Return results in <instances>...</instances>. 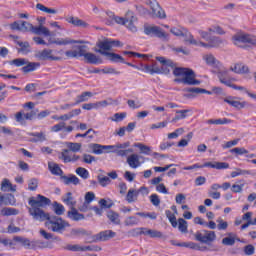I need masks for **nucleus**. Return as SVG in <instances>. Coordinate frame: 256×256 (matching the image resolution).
Returning <instances> with one entry per match:
<instances>
[{
	"label": "nucleus",
	"mask_w": 256,
	"mask_h": 256,
	"mask_svg": "<svg viewBox=\"0 0 256 256\" xmlns=\"http://www.w3.org/2000/svg\"><path fill=\"white\" fill-rule=\"evenodd\" d=\"M156 61L161 63L162 67L159 68L157 66H147L146 71L150 73V75H169L171 73V69L173 70V75L177 78L174 79V83H181L182 85H201V80L197 79V74L191 68H183V67H175V63L172 62L171 59H167L163 56H157Z\"/></svg>",
	"instance_id": "obj_1"
},
{
	"label": "nucleus",
	"mask_w": 256,
	"mask_h": 256,
	"mask_svg": "<svg viewBox=\"0 0 256 256\" xmlns=\"http://www.w3.org/2000/svg\"><path fill=\"white\" fill-rule=\"evenodd\" d=\"M28 203L30 205L28 213L34 221H40V223H43V221H49L51 215L45 212L42 208L47 207V205H51V199L38 194L36 198L30 197Z\"/></svg>",
	"instance_id": "obj_2"
},
{
	"label": "nucleus",
	"mask_w": 256,
	"mask_h": 256,
	"mask_svg": "<svg viewBox=\"0 0 256 256\" xmlns=\"http://www.w3.org/2000/svg\"><path fill=\"white\" fill-rule=\"evenodd\" d=\"M45 227L54 233H63L67 227H71V224L59 216H50L48 221L45 222Z\"/></svg>",
	"instance_id": "obj_3"
},
{
	"label": "nucleus",
	"mask_w": 256,
	"mask_h": 256,
	"mask_svg": "<svg viewBox=\"0 0 256 256\" xmlns=\"http://www.w3.org/2000/svg\"><path fill=\"white\" fill-rule=\"evenodd\" d=\"M107 15L110 19H112V21H115V23H117L118 25H125V27H127L129 31H132V33L137 32V28L135 24H133L135 23V21H137V18H135V16L131 15L130 18H123L116 16L113 12H107Z\"/></svg>",
	"instance_id": "obj_4"
},
{
	"label": "nucleus",
	"mask_w": 256,
	"mask_h": 256,
	"mask_svg": "<svg viewBox=\"0 0 256 256\" xmlns=\"http://www.w3.org/2000/svg\"><path fill=\"white\" fill-rule=\"evenodd\" d=\"M194 239L199 243H204L205 245H211V243H213V241L217 239V234H215V231L200 230L194 234Z\"/></svg>",
	"instance_id": "obj_5"
},
{
	"label": "nucleus",
	"mask_w": 256,
	"mask_h": 256,
	"mask_svg": "<svg viewBox=\"0 0 256 256\" xmlns=\"http://www.w3.org/2000/svg\"><path fill=\"white\" fill-rule=\"evenodd\" d=\"M170 33L176 37H185V43H189L190 45H197V40H195L193 34L190 33L187 28L173 27L171 28Z\"/></svg>",
	"instance_id": "obj_6"
},
{
	"label": "nucleus",
	"mask_w": 256,
	"mask_h": 256,
	"mask_svg": "<svg viewBox=\"0 0 256 256\" xmlns=\"http://www.w3.org/2000/svg\"><path fill=\"white\" fill-rule=\"evenodd\" d=\"M147 5L150 6L151 9V15L152 17L156 19H166L167 14H165V10L161 8V5H159V2L157 0H144Z\"/></svg>",
	"instance_id": "obj_7"
},
{
	"label": "nucleus",
	"mask_w": 256,
	"mask_h": 256,
	"mask_svg": "<svg viewBox=\"0 0 256 256\" xmlns=\"http://www.w3.org/2000/svg\"><path fill=\"white\" fill-rule=\"evenodd\" d=\"M144 33L150 37H158L163 41H169V34L165 33L159 26H147L144 28Z\"/></svg>",
	"instance_id": "obj_8"
},
{
	"label": "nucleus",
	"mask_w": 256,
	"mask_h": 256,
	"mask_svg": "<svg viewBox=\"0 0 256 256\" xmlns=\"http://www.w3.org/2000/svg\"><path fill=\"white\" fill-rule=\"evenodd\" d=\"M36 59L39 61H59V57L53 56V50L44 49L35 53Z\"/></svg>",
	"instance_id": "obj_9"
},
{
	"label": "nucleus",
	"mask_w": 256,
	"mask_h": 256,
	"mask_svg": "<svg viewBox=\"0 0 256 256\" xmlns=\"http://www.w3.org/2000/svg\"><path fill=\"white\" fill-rule=\"evenodd\" d=\"M116 236L117 233L113 232V230H104L92 236V239L95 243H98L100 241H109L110 239H113Z\"/></svg>",
	"instance_id": "obj_10"
},
{
	"label": "nucleus",
	"mask_w": 256,
	"mask_h": 256,
	"mask_svg": "<svg viewBox=\"0 0 256 256\" xmlns=\"http://www.w3.org/2000/svg\"><path fill=\"white\" fill-rule=\"evenodd\" d=\"M140 191H145L146 194L149 193V190L145 186L140 187L139 190L130 189L126 195V201L128 203H135V200L139 197Z\"/></svg>",
	"instance_id": "obj_11"
},
{
	"label": "nucleus",
	"mask_w": 256,
	"mask_h": 256,
	"mask_svg": "<svg viewBox=\"0 0 256 256\" xmlns=\"http://www.w3.org/2000/svg\"><path fill=\"white\" fill-rule=\"evenodd\" d=\"M176 247H186L187 249H193L194 251H207L206 246H201L195 242H182V243H173Z\"/></svg>",
	"instance_id": "obj_12"
},
{
	"label": "nucleus",
	"mask_w": 256,
	"mask_h": 256,
	"mask_svg": "<svg viewBox=\"0 0 256 256\" xmlns=\"http://www.w3.org/2000/svg\"><path fill=\"white\" fill-rule=\"evenodd\" d=\"M96 45L99 49H95V53L103 55V53H108L107 51H111V42L109 39L99 41Z\"/></svg>",
	"instance_id": "obj_13"
},
{
	"label": "nucleus",
	"mask_w": 256,
	"mask_h": 256,
	"mask_svg": "<svg viewBox=\"0 0 256 256\" xmlns=\"http://www.w3.org/2000/svg\"><path fill=\"white\" fill-rule=\"evenodd\" d=\"M67 217L71 219V221H83V219H85V215L79 213L76 207H72L71 210L67 212Z\"/></svg>",
	"instance_id": "obj_14"
},
{
	"label": "nucleus",
	"mask_w": 256,
	"mask_h": 256,
	"mask_svg": "<svg viewBox=\"0 0 256 256\" xmlns=\"http://www.w3.org/2000/svg\"><path fill=\"white\" fill-rule=\"evenodd\" d=\"M200 167H210L211 169H229V163L227 162H205Z\"/></svg>",
	"instance_id": "obj_15"
},
{
	"label": "nucleus",
	"mask_w": 256,
	"mask_h": 256,
	"mask_svg": "<svg viewBox=\"0 0 256 256\" xmlns=\"http://www.w3.org/2000/svg\"><path fill=\"white\" fill-rule=\"evenodd\" d=\"M84 59H85L86 63H89L90 65H101V63H103V59H101V57H99L91 52H88L85 55Z\"/></svg>",
	"instance_id": "obj_16"
},
{
	"label": "nucleus",
	"mask_w": 256,
	"mask_h": 256,
	"mask_svg": "<svg viewBox=\"0 0 256 256\" xmlns=\"http://www.w3.org/2000/svg\"><path fill=\"white\" fill-rule=\"evenodd\" d=\"M141 159V156L138 154H132L128 156L127 163L131 169H137V167H141V162L139 161Z\"/></svg>",
	"instance_id": "obj_17"
},
{
	"label": "nucleus",
	"mask_w": 256,
	"mask_h": 256,
	"mask_svg": "<svg viewBox=\"0 0 256 256\" xmlns=\"http://www.w3.org/2000/svg\"><path fill=\"white\" fill-rule=\"evenodd\" d=\"M224 102L228 103L231 107H235V109H244L246 103L245 102H240L235 100V97L233 96H228L224 98Z\"/></svg>",
	"instance_id": "obj_18"
},
{
	"label": "nucleus",
	"mask_w": 256,
	"mask_h": 256,
	"mask_svg": "<svg viewBox=\"0 0 256 256\" xmlns=\"http://www.w3.org/2000/svg\"><path fill=\"white\" fill-rule=\"evenodd\" d=\"M28 135L34 137L30 139V143H43V141H47V136L43 132H30Z\"/></svg>",
	"instance_id": "obj_19"
},
{
	"label": "nucleus",
	"mask_w": 256,
	"mask_h": 256,
	"mask_svg": "<svg viewBox=\"0 0 256 256\" xmlns=\"http://www.w3.org/2000/svg\"><path fill=\"white\" fill-rule=\"evenodd\" d=\"M61 179L64 185H79V183H81V180L74 174H70L68 176H61Z\"/></svg>",
	"instance_id": "obj_20"
},
{
	"label": "nucleus",
	"mask_w": 256,
	"mask_h": 256,
	"mask_svg": "<svg viewBox=\"0 0 256 256\" xmlns=\"http://www.w3.org/2000/svg\"><path fill=\"white\" fill-rule=\"evenodd\" d=\"M102 54L104 55V57H107L109 61H112L113 63H125V59L117 53L102 52Z\"/></svg>",
	"instance_id": "obj_21"
},
{
	"label": "nucleus",
	"mask_w": 256,
	"mask_h": 256,
	"mask_svg": "<svg viewBox=\"0 0 256 256\" xmlns=\"http://www.w3.org/2000/svg\"><path fill=\"white\" fill-rule=\"evenodd\" d=\"M32 33L34 35H44V37H51V31H49V28L43 25L34 26Z\"/></svg>",
	"instance_id": "obj_22"
},
{
	"label": "nucleus",
	"mask_w": 256,
	"mask_h": 256,
	"mask_svg": "<svg viewBox=\"0 0 256 256\" xmlns=\"http://www.w3.org/2000/svg\"><path fill=\"white\" fill-rule=\"evenodd\" d=\"M16 45H19L18 53H22V55H29L31 53V45L29 42L25 41H16Z\"/></svg>",
	"instance_id": "obj_23"
},
{
	"label": "nucleus",
	"mask_w": 256,
	"mask_h": 256,
	"mask_svg": "<svg viewBox=\"0 0 256 256\" xmlns=\"http://www.w3.org/2000/svg\"><path fill=\"white\" fill-rule=\"evenodd\" d=\"M110 145H101V144H92V151L94 155H103V153H107V149H111Z\"/></svg>",
	"instance_id": "obj_24"
},
{
	"label": "nucleus",
	"mask_w": 256,
	"mask_h": 256,
	"mask_svg": "<svg viewBox=\"0 0 256 256\" xmlns=\"http://www.w3.org/2000/svg\"><path fill=\"white\" fill-rule=\"evenodd\" d=\"M93 97V92L85 91L78 95L75 99V105H79L80 103H85L89 101Z\"/></svg>",
	"instance_id": "obj_25"
},
{
	"label": "nucleus",
	"mask_w": 256,
	"mask_h": 256,
	"mask_svg": "<svg viewBox=\"0 0 256 256\" xmlns=\"http://www.w3.org/2000/svg\"><path fill=\"white\" fill-rule=\"evenodd\" d=\"M67 23H70L71 25H74V27H87V22L77 18V17H67L66 18Z\"/></svg>",
	"instance_id": "obj_26"
},
{
	"label": "nucleus",
	"mask_w": 256,
	"mask_h": 256,
	"mask_svg": "<svg viewBox=\"0 0 256 256\" xmlns=\"http://www.w3.org/2000/svg\"><path fill=\"white\" fill-rule=\"evenodd\" d=\"M1 191L4 192H9V191H17V186L13 184H11V182L9 181V179H4L1 183Z\"/></svg>",
	"instance_id": "obj_27"
},
{
	"label": "nucleus",
	"mask_w": 256,
	"mask_h": 256,
	"mask_svg": "<svg viewBox=\"0 0 256 256\" xmlns=\"http://www.w3.org/2000/svg\"><path fill=\"white\" fill-rule=\"evenodd\" d=\"M230 71L238 74L249 73V67L245 64H236L230 67Z\"/></svg>",
	"instance_id": "obj_28"
},
{
	"label": "nucleus",
	"mask_w": 256,
	"mask_h": 256,
	"mask_svg": "<svg viewBox=\"0 0 256 256\" xmlns=\"http://www.w3.org/2000/svg\"><path fill=\"white\" fill-rule=\"evenodd\" d=\"M143 235H146V236L148 235L152 239H161V237H163V233H161V231L147 229V228H144Z\"/></svg>",
	"instance_id": "obj_29"
},
{
	"label": "nucleus",
	"mask_w": 256,
	"mask_h": 256,
	"mask_svg": "<svg viewBox=\"0 0 256 256\" xmlns=\"http://www.w3.org/2000/svg\"><path fill=\"white\" fill-rule=\"evenodd\" d=\"M38 67H41L40 63L27 61L26 66L22 67V71H23V73H31V72L35 71Z\"/></svg>",
	"instance_id": "obj_30"
},
{
	"label": "nucleus",
	"mask_w": 256,
	"mask_h": 256,
	"mask_svg": "<svg viewBox=\"0 0 256 256\" xmlns=\"http://www.w3.org/2000/svg\"><path fill=\"white\" fill-rule=\"evenodd\" d=\"M207 123L208 125H229V123H233V120L227 118L209 119Z\"/></svg>",
	"instance_id": "obj_31"
},
{
	"label": "nucleus",
	"mask_w": 256,
	"mask_h": 256,
	"mask_svg": "<svg viewBox=\"0 0 256 256\" xmlns=\"http://www.w3.org/2000/svg\"><path fill=\"white\" fill-rule=\"evenodd\" d=\"M187 113H191V110H176V116L171 120V123H177L181 119H187Z\"/></svg>",
	"instance_id": "obj_32"
},
{
	"label": "nucleus",
	"mask_w": 256,
	"mask_h": 256,
	"mask_svg": "<svg viewBox=\"0 0 256 256\" xmlns=\"http://www.w3.org/2000/svg\"><path fill=\"white\" fill-rule=\"evenodd\" d=\"M184 91L186 93H193V95H201L203 93H206L207 95H211V91L205 90L203 88H197V87L185 88Z\"/></svg>",
	"instance_id": "obj_33"
},
{
	"label": "nucleus",
	"mask_w": 256,
	"mask_h": 256,
	"mask_svg": "<svg viewBox=\"0 0 256 256\" xmlns=\"http://www.w3.org/2000/svg\"><path fill=\"white\" fill-rule=\"evenodd\" d=\"M49 45H72V39L57 38L56 40H49Z\"/></svg>",
	"instance_id": "obj_34"
},
{
	"label": "nucleus",
	"mask_w": 256,
	"mask_h": 256,
	"mask_svg": "<svg viewBox=\"0 0 256 256\" xmlns=\"http://www.w3.org/2000/svg\"><path fill=\"white\" fill-rule=\"evenodd\" d=\"M203 59L206 61L207 65H210V67H219V61H217L213 54H207Z\"/></svg>",
	"instance_id": "obj_35"
},
{
	"label": "nucleus",
	"mask_w": 256,
	"mask_h": 256,
	"mask_svg": "<svg viewBox=\"0 0 256 256\" xmlns=\"http://www.w3.org/2000/svg\"><path fill=\"white\" fill-rule=\"evenodd\" d=\"M71 235H73V237H85L87 235H91V232L83 228H74L71 230Z\"/></svg>",
	"instance_id": "obj_36"
},
{
	"label": "nucleus",
	"mask_w": 256,
	"mask_h": 256,
	"mask_svg": "<svg viewBox=\"0 0 256 256\" xmlns=\"http://www.w3.org/2000/svg\"><path fill=\"white\" fill-rule=\"evenodd\" d=\"M67 251H92L91 246L67 245Z\"/></svg>",
	"instance_id": "obj_37"
},
{
	"label": "nucleus",
	"mask_w": 256,
	"mask_h": 256,
	"mask_svg": "<svg viewBox=\"0 0 256 256\" xmlns=\"http://www.w3.org/2000/svg\"><path fill=\"white\" fill-rule=\"evenodd\" d=\"M36 9H38L39 11H43V13H48L50 15H57V10L55 8H48L41 3L36 4Z\"/></svg>",
	"instance_id": "obj_38"
},
{
	"label": "nucleus",
	"mask_w": 256,
	"mask_h": 256,
	"mask_svg": "<svg viewBox=\"0 0 256 256\" xmlns=\"http://www.w3.org/2000/svg\"><path fill=\"white\" fill-rule=\"evenodd\" d=\"M64 203L68 205V207H70V209H73V207H75V205H77V201H75V199L73 198V193L68 192L66 194V198L63 199Z\"/></svg>",
	"instance_id": "obj_39"
},
{
	"label": "nucleus",
	"mask_w": 256,
	"mask_h": 256,
	"mask_svg": "<svg viewBox=\"0 0 256 256\" xmlns=\"http://www.w3.org/2000/svg\"><path fill=\"white\" fill-rule=\"evenodd\" d=\"M1 215H3V217H10V215H19V210L16 208H3L1 210Z\"/></svg>",
	"instance_id": "obj_40"
},
{
	"label": "nucleus",
	"mask_w": 256,
	"mask_h": 256,
	"mask_svg": "<svg viewBox=\"0 0 256 256\" xmlns=\"http://www.w3.org/2000/svg\"><path fill=\"white\" fill-rule=\"evenodd\" d=\"M73 154L70 152L69 149H64L61 153L60 159H63L64 163H71Z\"/></svg>",
	"instance_id": "obj_41"
},
{
	"label": "nucleus",
	"mask_w": 256,
	"mask_h": 256,
	"mask_svg": "<svg viewBox=\"0 0 256 256\" xmlns=\"http://www.w3.org/2000/svg\"><path fill=\"white\" fill-rule=\"evenodd\" d=\"M15 120L20 125H27V118L25 117V112L19 111L15 114Z\"/></svg>",
	"instance_id": "obj_42"
},
{
	"label": "nucleus",
	"mask_w": 256,
	"mask_h": 256,
	"mask_svg": "<svg viewBox=\"0 0 256 256\" xmlns=\"http://www.w3.org/2000/svg\"><path fill=\"white\" fill-rule=\"evenodd\" d=\"M22 33H33V24L27 21H20Z\"/></svg>",
	"instance_id": "obj_43"
},
{
	"label": "nucleus",
	"mask_w": 256,
	"mask_h": 256,
	"mask_svg": "<svg viewBox=\"0 0 256 256\" xmlns=\"http://www.w3.org/2000/svg\"><path fill=\"white\" fill-rule=\"evenodd\" d=\"M207 43H209L210 47H219V45L223 43V40L217 36H210V39H208Z\"/></svg>",
	"instance_id": "obj_44"
},
{
	"label": "nucleus",
	"mask_w": 256,
	"mask_h": 256,
	"mask_svg": "<svg viewBox=\"0 0 256 256\" xmlns=\"http://www.w3.org/2000/svg\"><path fill=\"white\" fill-rule=\"evenodd\" d=\"M107 217L111 221V223H114V225H119L120 220H119V214H117V212L109 211L107 213Z\"/></svg>",
	"instance_id": "obj_45"
},
{
	"label": "nucleus",
	"mask_w": 256,
	"mask_h": 256,
	"mask_svg": "<svg viewBox=\"0 0 256 256\" xmlns=\"http://www.w3.org/2000/svg\"><path fill=\"white\" fill-rule=\"evenodd\" d=\"M14 241H16V243H20L26 249H29V245H30L29 238H23L21 236H16V237H14Z\"/></svg>",
	"instance_id": "obj_46"
},
{
	"label": "nucleus",
	"mask_w": 256,
	"mask_h": 256,
	"mask_svg": "<svg viewBox=\"0 0 256 256\" xmlns=\"http://www.w3.org/2000/svg\"><path fill=\"white\" fill-rule=\"evenodd\" d=\"M75 173L81 177V179H89V171L83 167H78Z\"/></svg>",
	"instance_id": "obj_47"
},
{
	"label": "nucleus",
	"mask_w": 256,
	"mask_h": 256,
	"mask_svg": "<svg viewBox=\"0 0 256 256\" xmlns=\"http://www.w3.org/2000/svg\"><path fill=\"white\" fill-rule=\"evenodd\" d=\"M217 224V229L218 231H225L227 230V227H229V223H227V221H224L223 218H218L216 220Z\"/></svg>",
	"instance_id": "obj_48"
},
{
	"label": "nucleus",
	"mask_w": 256,
	"mask_h": 256,
	"mask_svg": "<svg viewBox=\"0 0 256 256\" xmlns=\"http://www.w3.org/2000/svg\"><path fill=\"white\" fill-rule=\"evenodd\" d=\"M187 221L183 218L178 219V229L181 233H187Z\"/></svg>",
	"instance_id": "obj_49"
},
{
	"label": "nucleus",
	"mask_w": 256,
	"mask_h": 256,
	"mask_svg": "<svg viewBox=\"0 0 256 256\" xmlns=\"http://www.w3.org/2000/svg\"><path fill=\"white\" fill-rule=\"evenodd\" d=\"M53 207L56 215H63V213H65V206H63V204H59V202H54Z\"/></svg>",
	"instance_id": "obj_50"
},
{
	"label": "nucleus",
	"mask_w": 256,
	"mask_h": 256,
	"mask_svg": "<svg viewBox=\"0 0 256 256\" xmlns=\"http://www.w3.org/2000/svg\"><path fill=\"white\" fill-rule=\"evenodd\" d=\"M39 187V180L36 178H32L28 182V189L29 191H37V188Z\"/></svg>",
	"instance_id": "obj_51"
},
{
	"label": "nucleus",
	"mask_w": 256,
	"mask_h": 256,
	"mask_svg": "<svg viewBox=\"0 0 256 256\" xmlns=\"http://www.w3.org/2000/svg\"><path fill=\"white\" fill-rule=\"evenodd\" d=\"M17 200L13 194H6L5 195V204L4 205H12L15 206Z\"/></svg>",
	"instance_id": "obj_52"
},
{
	"label": "nucleus",
	"mask_w": 256,
	"mask_h": 256,
	"mask_svg": "<svg viewBox=\"0 0 256 256\" xmlns=\"http://www.w3.org/2000/svg\"><path fill=\"white\" fill-rule=\"evenodd\" d=\"M49 169L52 175H61L63 173V170L61 169V167H59L58 164H53L52 166L51 164H49Z\"/></svg>",
	"instance_id": "obj_53"
},
{
	"label": "nucleus",
	"mask_w": 256,
	"mask_h": 256,
	"mask_svg": "<svg viewBox=\"0 0 256 256\" xmlns=\"http://www.w3.org/2000/svg\"><path fill=\"white\" fill-rule=\"evenodd\" d=\"M10 65H15V67H23V65H27V60L25 58H17L12 60Z\"/></svg>",
	"instance_id": "obj_54"
},
{
	"label": "nucleus",
	"mask_w": 256,
	"mask_h": 256,
	"mask_svg": "<svg viewBox=\"0 0 256 256\" xmlns=\"http://www.w3.org/2000/svg\"><path fill=\"white\" fill-rule=\"evenodd\" d=\"M218 79H219V81L231 79V77H229V70H227V69L219 70L218 71Z\"/></svg>",
	"instance_id": "obj_55"
},
{
	"label": "nucleus",
	"mask_w": 256,
	"mask_h": 256,
	"mask_svg": "<svg viewBox=\"0 0 256 256\" xmlns=\"http://www.w3.org/2000/svg\"><path fill=\"white\" fill-rule=\"evenodd\" d=\"M143 233H145V228H135L129 231V235H131V237H139V235H143Z\"/></svg>",
	"instance_id": "obj_56"
},
{
	"label": "nucleus",
	"mask_w": 256,
	"mask_h": 256,
	"mask_svg": "<svg viewBox=\"0 0 256 256\" xmlns=\"http://www.w3.org/2000/svg\"><path fill=\"white\" fill-rule=\"evenodd\" d=\"M135 147L140 149V151H142L145 155H149V153H151V148L145 144L137 143L135 144Z\"/></svg>",
	"instance_id": "obj_57"
},
{
	"label": "nucleus",
	"mask_w": 256,
	"mask_h": 256,
	"mask_svg": "<svg viewBox=\"0 0 256 256\" xmlns=\"http://www.w3.org/2000/svg\"><path fill=\"white\" fill-rule=\"evenodd\" d=\"M139 223V219L135 216H130L125 220V225L128 227H132L133 225H137Z\"/></svg>",
	"instance_id": "obj_58"
},
{
	"label": "nucleus",
	"mask_w": 256,
	"mask_h": 256,
	"mask_svg": "<svg viewBox=\"0 0 256 256\" xmlns=\"http://www.w3.org/2000/svg\"><path fill=\"white\" fill-rule=\"evenodd\" d=\"M65 122H60L58 124H55L54 126L51 127V131L53 133H59V131H63V129H65Z\"/></svg>",
	"instance_id": "obj_59"
},
{
	"label": "nucleus",
	"mask_w": 256,
	"mask_h": 256,
	"mask_svg": "<svg viewBox=\"0 0 256 256\" xmlns=\"http://www.w3.org/2000/svg\"><path fill=\"white\" fill-rule=\"evenodd\" d=\"M68 148L70 151H73V153H77L78 151H81V143H68Z\"/></svg>",
	"instance_id": "obj_60"
},
{
	"label": "nucleus",
	"mask_w": 256,
	"mask_h": 256,
	"mask_svg": "<svg viewBox=\"0 0 256 256\" xmlns=\"http://www.w3.org/2000/svg\"><path fill=\"white\" fill-rule=\"evenodd\" d=\"M98 182L101 185V187H107V185H109V183H111V178L104 176H98Z\"/></svg>",
	"instance_id": "obj_61"
},
{
	"label": "nucleus",
	"mask_w": 256,
	"mask_h": 256,
	"mask_svg": "<svg viewBox=\"0 0 256 256\" xmlns=\"http://www.w3.org/2000/svg\"><path fill=\"white\" fill-rule=\"evenodd\" d=\"M230 153H235L236 155H247V153H249V150L245 149V148H233L230 150Z\"/></svg>",
	"instance_id": "obj_62"
},
{
	"label": "nucleus",
	"mask_w": 256,
	"mask_h": 256,
	"mask_svg": "<svg viewBox=\"0 0 256 256\" xmlns=\"http://www.w3.org/2000/svg\"><path fill=\"white\" fill-rule=\"evenodd\" d=\"M244 253L245 255L251 256L255 255V246L248 244L244 247Z\"/></svg>",
	"instance_id": "obj_63"
},
{
	"label": "nucleus",
	"mask_w": 256,
	"mask_h": 256,
	"mask_svg": "<svg viewBox=\"0 0 256 256\" xmlns=\"http://www.w3.org/2000/svg\"><path fill=\"white\" fill-rule=\"evenodd\" d=\"M84 199H85L84 202H86V204H91L92 201H95V193L94 192H87L85 194V198Z\"/></svg>",
	"instance_id": "obj_64"
}]
</instances>
